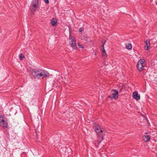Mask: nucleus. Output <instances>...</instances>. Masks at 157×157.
I'll list each match as a JSON object with an SVG mask.
<instances>
[{
    "label": "nucleus",
    "instance_id": "obj_12",
    "mask_svg": "<svg viewBox=\"0 0 157 157\" xmlns=\"http://www.w3.org/2000/svg\"><path fill=\"white\" fill-rule=\"evenodd\" d=\"M57 20L56 18H53L51 21V23L52 25L55 26L56 25Z\"/></svg>",
    "mask_w": 157,
    "mask_h": 157
},
{
    "label": "nucleus",
    "instance_id": "obj_13",
    "mask_svg": "<svg viewBox=\"0 0 157 157\" xmlns=\"http://www.w3.org/2000/svg\"><path fill=\"white\" fill-rule=\"evenodd\" d=\"M126 48L128 49H130L132 48V45L131 44H128L126 45Z\"/></svg>",
    "mask_w": 157,
    "mask_h": 157
},
{
    "label": "nucleus",
    "instance_id": "obj_11",
    "mask_svg": "<svg viewBox=\"0 0 157 157\" xmlns=\"http://www.w3.org/2000/svg\"><path fill=\"white\" fill-rule=\"evenodd\" d=\"M94 127H95L94 129L95 132L97 133L99 132L101 128L100 126L99 125L96 124L95 126Z\"/></svg>",
    "mask_w": 157,
    "mask_h": 157
},
{
    "label": "nucleus",
    "instance_id": "obj_3",
    "mask_svg": "<svg viewBox=\"0 0 157 157\" xmlns=\"http://www.w3.org/2000/svg\"><path fill=\"white\" fill-rule=\"evenodd\" d=\"M0 125L5 128H7L8 126L7 119L2 115L0 116Z\"/></svg>",
    "mask_w": 157,
    "mask_h": 157
},
{
    "label": "nucleus",
    "instance_id": "obj_18",
    "mask_svg": "<svg viewBox=\"0 0 157 157\" xmlns=\"http://www.w3.org/2000/svg\"><path fill=\"white\" fill-rule=\"evenodd\" d=\"M78 46H79V47L80 48H83V47L81 45H80L79 43H78Z\"/></svg>",
    "mask_w": 157,
    "mask_h": 157
},
{
    "label": "nucleus",
    "instance_id": "obj_21",
    "mask_svg": "<svg viewBox=\"0 0 157 157\" xmlns=\"http://www.w3.org/2000/svg\"><path fill=\"white\" fill-rule=\"evenodd\" d=\"M103 131L101 129H101L99 130V132H98V133H102V132H103Z\"/></svg>",
    "mask_w": 157,
    "mask_h": 157
},
{
    "label": "nucleus",
    "instance_id": "obj_16",
    "mask_svg": "<svg viewBox=\"0 0 157 157\" xmlns=\"http://www.w3.org/2000/svg\"><path fill=\"white\" fill-rule=\"evenodd\" d=\"M102 56L104 58H105L106 57H107V54H106V52L102 53Z\"/></svg>",
    "mask_w": 157,
    "mask_h": 157
},
{
    "label": "nucleus",
    "instance_id": "obj_24",
    "mask_svg": "<svg viewBox=\"0 0 157 157\" xmlns=\"http://www.w3.org/2000/svg\"><path fill=\"white\" fill-rule=\"evenodd\" d=\"M155 4H156V5H157V2H155Z\"/></svg>",
    "mask_w": 157,
    "mask_h": 157
},
{
    "label": "nucleus",
    "instance_id": "obj_9",
    "mask_svg": "<svg viewBox=\"0 0 157 157\" xmlns=\"http://www.w3.org/2000/svg\"><path fill=\"white\" fill-rule=\"evenodd\" d=\"M144 140L146 142H147L150 140V136L148 135H144L143 136Z\"/></svg>",
    "mask_w": 157,
    "mask_h": 157
},
{
    "label": "nucleus",
    "instance_id": "obj_2",
    "mask_svg": "<svg viewBox=\"0 0 157 157\" xmlns=\"http://www.w3.org/2000/svg\"><path fill=\"white\" fill-rule=\"evenodd\" d=\"M39 6V1L38 0H33L31 3V11L33 13L35 12Z\"/></svg>",
    "mask_w": 157,
    "mask_h": 157
},
{
    "label": "nucleus",
    "instance_id": "obj_4",
    "mask_svg": "<svg viewBox=\"0 0 157 157\" xmlns=\"http://www.w3.org/2000/svg\"><path fill=\"white\" fill-rule=\"evenodd\" d=\"M69 43L71 45V46L74 49H76L77 47L76 44V40L75 38L70 35L69 37Z\"/></svg>",
    "mask_w": 157,
    "mask_h": 157
},
{
    "label": "nucleus",
    "instance_id": "obj_20",
    "mask_svg": "<svg viewBox=\"0 0 157 157\" xmlns=\"http://www.w3.org/2000/svg\"><path fill=\"white\" fill-rule=\"evenodd\" d=\"M106 42V41H105L104 42V43L102 45V49H104V45L105 44V43Z\"/></svg>",
    "mask_w": 157,
    "mask_h": 157
},
{
    "label": "nucleus",
    "instance_id": "obj_22",
    "mask_svg": "<svg viewBox=\"0 0 157 157\" xmlns=\"http://www.w3.org/2000/svg\"><path fill=\"white\" fill-rule=\"evenodd\" d=\"M102 53L105 52V51L104 49H102Z\"/></svg>",
    "mask_w": 157,
    "mask_h": 157
},
{
    "label": "nucleus",
    "instance_id": "obj_8",
    "mask_svg": "<svg viewBox=\"0 0 157 157\" xmlns=\"http://www.w3.org/2000/svg\"><path fill=\"white\" fill-rule=\"evenodd\" d=\"M145 45L144 46V48L145 50H148L149 49L150 46V40H146L145 42Z\"/></svg>",
    "mask_w": 157,
    "mask_h": 157
},
{
    "label": "nucleus",
    "instance_id": "obj_19",
    "mask_svg": "<svg viewBox=\"0 0 157 157\" xmlns=\"http://www.w3.org/2000/svg\"><path fill=\"white\" fill-rule=\"evenodd\" d=\"M44 2L47 4H48L49 3L48 0H45Z\"/></svg>",
    "mask_w": 157,
    "mask_h": 157
},
{
    "label": "nucleus",
    "instance_id": "obj_14",
    "mask_svg": "<svg viewBox=\"0 0 157 157\" xmlns=\"http://www.w3.org/2000/svg\"><path fill=\"white\" fill-rule=\"evenodd\" d=\"M19 57L21 60H22L25 57V56L22 53H21L19 54Z\"/></svg>",
    "mask_w": 157,
    "mask_h": 157
},
{
    "label": "nucleus",
    "instance_id": "obj_7",
    "mask_svg": "<svg viewBox=\"0 0 157 157\" xmlns=\"http://www.w3.org/2000/svg\"><path fill=\"white\" fill-rule=\"evenodd\" d=\"M132 96L134 99L137 100H138L140 99V96L138 95V92L136 91H135L133 93Z\"/></svg>",
    "mask_w": 157,
    "mask_h": 157
},
{
    "label": "nucleus",
    "instance_id": "obj_1",
    "mask_svg": "<svg viewBox=\"0 0 157 157\" xmlns=\"http://www.w3.org/2000/svg\"><path fill=\"white\" fill-rule=\"evenodd\" d=\"M31 75L34 78L39 79L48 77L49 73L41 69H33L31 71Z\"/></svg>",
    "mask_w": 157,
    "mask_h": 157
},
{
    "label": "nucleus",
    "instance_id": "obj_10",
    "mask_svg": "<svg viewBox=\"0 0 157 157\" xmlns=\"http://www.w3.org/2000/svg\"><path fill=\"white\" fill-rule=\"evenodd\" d=\"M98 135V137H99V140L100 142L103 140V137L104 136L102 133H97Z\"/></svg>",
    "mask_w": 157,
    "mask_h": 157
},
{
    "label": "nucleus",
    "instance_id": "obj_23",
    "mask_svg": "<svg viewBox=\"0 0 157 157\" xmlns=\"http://www.w3.org/2000/svg\"><path fill=\"white\" fill-rule=\"evenodd\" d=\"M38 138V137L36 135V139H37V138Z\"/></svg>",
    "mask_w": 157,
    "mask_h": 157
},
{
    "label": "nucleus",
    "instance_id": "obj_6",
    "mask_svg": "<svg viewBox=\"0 0 157 157\" xmlns=\"http://www.w3.org/2000/svg\"><path fill=\"white\" fill-rule=\"evenodd\" d=\"M112 95L108 96V97L114 99H117L118 98V92L115 89L112 90Z\"/></svg>",
    "mask_w": 157,
    "mask_h": 157
},
{
    "label": "nucleus",
    "instance_id": "obj_15",
    "mask_svg": "<svg viewBox=\"0 0 157 157\" xmlns=\"http://www.w3.org/2000/svg\"><path fill=\"white\" fill-rule=\"evenodd\" d=\"M86 38V36L85 34H82L80 36V38L82 40H85Z\"/></svg>",
    "mask_w": 157,
    "mask_h": 157
},
{
    "label": "nucleus",
    "instance_id": "obj_5",
    "mask_svg": "<svg viewBox=\"0 0 157 157\" xmlns=\"http://www.w3.org/2000/svg\"><path fill=\"white\" fill-rule=\"evenodd\" d=\"M145 60L144 59H140L138 61L137 65V68L139 71H141L143 69L144 67V64Z\"/></svg>",
    "mask_w": 157,
    "mask_h": 157
},
{
    "label": "nucleus",
    "instance_id": "obj_17",
    "mask_svg": "<svg viewBox=\"0 0 157 157\" xmlns=\"http://www.w3.org/2000/svg\"><path fill=\"white\" fill-rule=\"evenodd\" d=\"M83 30V28L82 27H81V28H80V29H79V32H81Z\"/></svg>",
    "mask_w": 157,
    "mask_h": 157
}]
</instances>
